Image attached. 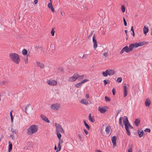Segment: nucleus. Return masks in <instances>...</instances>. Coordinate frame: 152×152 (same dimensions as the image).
Returning <instances> with one entry per match:
<instances>
[{
	"instance_id": "nucleus-1",
	"label": "nucleus",
	"mask_w": 152,
	"mask_h": 152,
	"mask_svg": "<svg viewBox=\"0 0 152 152\" xmlns=\"http://www.w3.org/2000/svg\"><path fill=\"white\" fill-rule=\"evenodd\" d=\"M123 123L125 126V129L127 133L129 136L130 135V133L129 128L132 129L133 127L129 123L127 118L126 116H124L123 118Z\"/></svg>"
},
{
	"instance_id": "nucleus-2",
	"label": "nucleus",
	"mask_w": 152,
	"mask_h": 152,
	"mask_svg": "<svg viewBox=\"0 0 152 152\" xmlns=\"http://www.w3.org/2000/svg\"><path fill=\"white\" fill-rule=\"evenodd\" d=\"M38 127L35 125H33L30 126L28 128L27 131V133L29 135H32L36 133L38 131Z\"/></svg>"
},
{
	"instance_id": "nucleus-3",
	"label": "nucleus",
	"mask_w": 152,
	"mask_h": 152,
	"mask_svg": "<svg viewBox=\"0 0 152 152\" xmlns=\"http://www.w3.org/2000/svg\"><path fill=\"white\" fill-rule=\"evenodd\" d=\"M9 57L11 60L16 64H18L20 62L19 56L17 53H11L9 54Z\"/></svg>"
},
{
	"instance_id": "nucleus-4",
	"label": "nucleus",
	"mask_w": 152,
	"mask_h": 152,
	"mask_svg": "<svg viewBox=\"0 0 152 152\" xmlns=\"http://www.w3.org/2000/svg\"><path fill=\"white\" fill-rule=\"evenodd\" d=\"M146 43L144 42H138V43L131 44L129 45L128 47L129 50L130 52L132 51L134 48H137L139 46H141L145 45Z\"/></svg>"
},
{
	"instance_id": "nucleus-5",
	"label": "nucleus",
	"mask_w": 152,
	"mask_h": 152,
	"mask_svg": "<svg viewBox=\"0 0 152 152\" xmlns=\"http://www.w3.org/2000/svg\"><path fill=\"white\" fill-rule=\"evenodd\" d=\"M114 70L111 69L106 70L105 72H102V74L104 77H106L109 75H112L114 74Z\"/></svg>"
},
{
	"instance_id": "nucleus-6",
	"label": "nucleus",
	"mask_w": 152,
	"mask_h": 152,
	"mask_svg": "<svg viewBox=\"0 0 152 152\" xmlns=\"http://www.w3.org/2000/svg\"><path fill=\"white\" fill-rule=\"evenodd\" d=\"M55 125L56 127V132H64L63 129L59 124L55 123Z\"/></svg>"
},
{
	"instance_id": "nucleus-7",
	"label": "nucleus",
	"mask_w": 152,
	"mask_h": 152,
	"mask_svg": "<svg viewBox=\"0 0 152 152\" xmlns=\"http://www.w3.org/2000/svg\"><path fill=\"white\" fill-rule=\"evenodd\" d=\"M60 107V105L58 103H55L52 104L50 106V108L51 110H58Z\"/></svg>"
},
{
	"instance_id": "nucleus-8",
	"label": "nucleus",
	"mask_w": 152,
	"mask_h": 152,
	"mask_svg": "<svg viewBox=\"0 0 152 152\" xmlns=\"http://www.w3.org/2000/svg\"><path fill=\"white\" fill-rule=\"evenodd\" d=\"M47 82L49 85L52 86H56L57 83V81L52 79L47 80Z\"/></svg>"
},
{
	"instance_id": "nucleus-9",
	"label": "nucleus",
	"mask_w": 152,
	"mask_h": 152,
	"mask_svg": "<svg viewBox=\"0 0 152 152\" xmlns=\"http://www.w3.org/2000/svg\"><path fill=\"white\" fill-rule=\"evenodd\" d=\"M78 74H74L72 76L69 78V81L72 82L75 81L77 79V77H78Z\"/></svg>"
},
{
	"instance_id": "nucleus-10",
	"label": "nucleus",
	"mask_w": 152,
	"mask_h": 152,
	"mask_svg": "<svg viewBox=\"0 0 152 152\" xmlns=\"http://www.w3.org/2000/svg\"><path fill=\"white\" fill-rule=\"evenodd\" d=\"M124 51L126 53H128L130 52L128 46H126L123 48L120 52V54H122Z\"/></svg>"
},
{
	"instance_id": "nucleus-11",
	"label": "nucleus",
	"mask_w": 152,
	"mask_h": 152,
	"mask_svg": "<svg viewBox=\"0 0 152 152\" xmlns=\"http://www.w3.org/2000/svg\"><path fill=\"white\" fill-rule=\"evenodd\" d=\"M36 64L37 67H39L41 69L44 68L45 66L43 63H40L39 61H37Z\"/></svg>"
},
{
	"instance_id": "nucleus-12",
	"label": "nucleus",
	"mask_w": 152,
	"mask_h": 152,
	"mask_svg": "<svg viewBox=\"0 0 152 152\" xmlns=\"http://www.w3.org/2000/svg\"><path fill=\"white\" fill-rule=\"evenodd\" d=\"M116 138L115 136H113L112 137L111 140L112 142L113 143V147L114 148L115 146H116Z\"/></svg>"
},
{
	"instance_id": "nucleus-13",
	"label": "nucleus",
	"mask_w": 152,
	"mask_h": 152,
	"mask_svg": "<svg viewBox=\"0 0 152 152\" xmlns=\"http://www.w3.org/2000/svg\"><path fill=\"white\" fill-rule=\"evenodd\" d=\"M93 42L94 43V48L96 49L98 46L97 41L96 40L94 34L93 37Z\"/></svg>"
},
{
	"instance_id": "nucleus-14",
	"label": "nucleus",
	"mask_w": 152,
	"mask_h": 152,
	"mask_svg": "<svg viewBox=\"0 0 152 152\" xmlns=\"http://www.w3.org/2000/svg\"><path fill=\"white\" fill-rule=\"evenodd\" d=\"M98 110L101 113H104L107 111L106 108L100 107H98Z\"/></svg>"
},
{
	"instance_id": "nucleus-15",
	"label": "nucleus",
	"mask_w": 152,
	"mask_h": 152,
	"mask_svg": "<svg viewBox=\"0 0 152 152\" xmlns=\"http://www.w3.org/2000/svg\"><path fill=\"white\" fill-rule=\"evenodd\" d=\"M124 97H125L127 95V90L128 89V88L126 86V84H125L124 86Z\"/></svg>"
},
{
	"instance_id": "nucleus-16",
	"label": "nucleus",
	"mask_w": 152,
	"mask_h": 152,
	"mask_svg": "<svg viewBox=\"0 0 152 152\" xmlns=\"http://www.w3.org/2000/svg\"><path fill=\"white\" fill-rule=\"evenodd\" d=\"M49 0L50 1V2L48 4V7L49 8L51 9V11H52V12H54L55 10H54V9L53 7V6L52 5V4L51 3V0Z\"/></svg>"
},
{
	"instance_id": "nucleus-17",
	"label": "nucleus",
	"mask_w": 152,
	"mask_h": 152,
	"mask_svg": "<svg viewBox=\"0 0 152 152\" xmlns=\"http://www.w3.org/2000/svg\"><path fill=\"white\" fill-rule=\"evenodd\" d=\"M40 117L42 119V120L45 121L48 123H49L50 122L49 121L45 116L44 115H40Z\"/></svg>"
},
{
	"instance_id": "nucleus-18",
	"label": "nucleus",
	"mask_w": 152,
	"mask_h": 152,
	"mask_svg": "<svg viewBox=\"0 0 152 152\" xmlns=\"http://www.w3.org/2000/svg\"><path fill=\"white\" fill-rule=\"evenodd\" d=\"M151 103V101L148 99H146L145 101V106L146 107H149Z\"/></svg>"
},
{
	"instance_id": "nucleus-19",
	"label": "nucleus",
	"mask_w": 152,
	"mask_h": 152,
	"mask_svg": "<svg viewBox=\"0 0 152 152\" xmlns=\"http://www.w3.org/2000/svg\"><path fill=\"white\" fill-rule=\"evenodd\" d=\"M149 29L148 27H146L145 26H144L143 28V33L146 35L147 33L148 32Z\"/></svg>"
},
{
	"instance_id": "nucleus-20",
	"label": "nucleus",
	"mask_w": 152,
	"mask_h": 152,
	"mask_svg": "<svg viewBox=\"0 0 152 152\" xmlns=\"http://www.w3.org/2000/svg\"><path fill=\"white\" fill-rule=\"evenodd\" d=\"M137 133L139 134V136L141 138L142 137L144 133L143 131L142 130L141 131L138 130Z\"/></svg>"
},
{
	"instance_id": "nucleus-21",
	"label": "nucleus",
	"mask_w": 152,
	"mask_h": 152,
	"mask_svg": "<svg viewBox=\"0 0 152 152\" xmlns=\"http://www.w3.org/2000/svg\"><path fill=\"white\" fill-rule=\"evenodd\" d=\"M111 128L110 126H107L105 128V131L107 134H110Z\"/></svg>"
},
{
	"instance_id": "nucleus-22",
	"label": "nucleus",
	"mask_w": 152,
	"mask_h": 152,
	"mask_svg": "<svg viewBox=\"0 0 152 152\" xmlns=\"http://www.w3.org/2000/svg\"><path fill=\"white\" fill-rule=\"evenodd\" d=\"M140 120L138 119H135L134 121V124L136 126H138L139 124L140 123Z\"/></svg>"
},
{
	"instance_id": "nucleus-23",
	"label": "nucleus",
	"mask_w": 152,
	"mask_h": 152,
	"mask_svg": "<svg viewBox=\"0 0 152 152\" xmlns=\"http://www.w3.org/2000/svg\"><path fill=\"white\" fill-rule=\"evenodd\" d=\"M80 102L81 103L84 104L86 105H87L88 103V101L84 99H82L80 101Z\"/></svg>"
},
{
	"instance_id": "nucleus-24",
	"label": "nucleus",
	"mask_w": 152,
	"mask_h": 152,
	"mask_svg": "<svg viewBox=\"0 0 152 152\" xmlns=\"http://www.w3.org/2000/svg\"><path fill=\"white\" fill-rule=\"evenodd\" d=\"M9 148L8 150V152H10V151L12 149V144L11 143L9 142Z\"/></svg>"
},
{
	"instance_id": "nucleus-25",
	"label": "nucleus",
	"mask_w": 152,
	"mask_h": 152,
	"mask_svg": "<svg viewBox=\"0 0 152 152\" xmlns=\"http://www.w3.org/2000/svg\"><path fill=\"white\" fill-rule=\"evenodd\" d=\"M119 124L122 127H123L124 126L122 124V118L121 117H120V118H119Z\"/></svg>"
},
{
	"instance_id": "nucleus-26",
	"label": "nucleus",
	"mask_w": 152,
	"mask_h": 152,
	"mask_svg": "<svg viewBox=\"0 0 152 152\" xmlns=\"http://www.w3.org/2000/svg\"><path fill=\"white\" fill-rule=\"evenodd\" d=\"M78 77H77V79L79 80H81L83 79L84 77V75H79L78 74Z\"/></svg>"
},
{
	"instance_id": "nucleus-27",
	"label": "nucleus",
	"mask_w": 152,
	"mask_h": 152,
	"mask_svg": "<svg viewBox=\"0 0 152 152\" xmlns=\"http://www.w3.org/2000/svg\"><path fill=\"white\" fill-rule=\"evenodd\" d=\"M83 122L84 123L85 126H86L87 129L88 130H89L90 129V126L84 120Z\"/></svg>"
},
{
	"instance_id": "nucleus-28",
	"label": "nucleus",
	"mask_w": 152,
	"mask_h": 152,
	"mask_svg": "<svg viewBox=\"0 0 152 152\" xmlns=\"http://www.w3.org/2000/svg\"><path fill=\"white\" fill-rule=\"evenodd\" d=\"M82 84L81 82L75 85V87L77 88L80 87L82 85Z\"/></svg>"
},
{
	"instance_id": "nucleus-29",
	"label": "nucleus",
	"mask_w": 152,
	"mask_h": 152,
	"mask_svg": "<svg viewBox=\"0 0 152 152\" xmlns=\"http://www.w3.org/2000/svg\"><path fill=\"white\" fill-rule=\"evenodd\" d=\"M27 53V50L25 49H23L22 50V54L24 55H26Z\"/></svg>"
},
{
	"instance_id": "nucleus-30",
	"label": "nucleus",
	"mask_w": 152,
	"mask_h": 152,
	"mask_svg": "<svg viewBox=\"0 0 152 152\" xmlns=\"http://www.w3.org/2000/svg\"><path fill=\"white\" fill-rule=\"evenodd\" d=\"M121 9L123 12H124L125 11V7L124 5H122L121 7Z\"/></svg>"
},
{
	"instance_id": "nucleus-31",
	"label": "nucleus",
	"mask_w": 152,
	"mask_h": 152,
	"mask_svg": "<svg viewBox=\"0 0 152 152\" xmlns=\"http://www.w3.org/2000/svg\"><path fill=\"white\" fill-rule=\"evenodd\" d=\"M87 54H85L83 55L82 58L83 60H85L87 58Z\"/></svg>"
},
{
	"instance_id": "nucleus-32",
	"label": "nucleus",
	"mask_w": 152,
	"mask_h": 152,
	"mask_svg": "<svg viewBox=\"0 0 152 152\" xmlns=\"http://www.w3.org/2000/svg\"><path fill=\"white\" fill-rule=\"evenodd\" d=\"M58 137L59 139H60L61 137V134L59 132H56Z\"/></svg>"
},
{
	"instance_id": "nucleus-33",
	"label": "nucleus",
	"mask_w": 152,
	"mask_h": 152,
	"mask_svg": "<svg viewBox=\"0 0 152 152\" xmlns=\"http://www.w3.org/2000/svg\"><path fill=\"white\" fill-rule=\"evenodd\" d=\"M61 149V147L60 145L59 144H58V149L56 151V152L59 151Z\"/></svg>"
},
{
	"instance_id": "nucleus-34",
	"label": "nucleus",
	"mask_w": 152,
	"mask_h": 152,
	"mask_svg": "<svg viewBox=\"0 0 152 152\" xmlns=\"http://www.w3.org/2000/svg\"><path fill=\"white\" fill-rule=\"evenodd\" d=\"M105 99L106 102H109L110 101V99L107 96L105 97Z\"/></svg>"
},
{
	"instance_id": "nucleus-35",
	"label": "nucleus",
	"mask_w": 152,
	"mask_h": 152,
	"mask_svg": "<svg viewBox=\"0 0 152 152\" xmlns=\"http://www.w3.org/2000/svg\"><path fill=\"white\" fill-rule=\"evenodd\" d=\"M51 34L52 36H54L55 34V31L53 29H52L51 31Z\"/></svg>"
},
{
	"instance_id": "nucleus-36",
	"label": "nucleus",
	"mask_w": 152,
	"mask_h": 152,
	"mask_svg": "<svg viewBox=\"0 0 152 152\" xmlns=\"http://www.w3.org/2000/svg\"><path fill=\"white\" fill-rule=\"evenodd\" d=\"M29 108V105H27L26 107L25 108V112L26 113L28 114L27 112H28V108Z\"/></svg>"
},
{
	"instance_id": "nucleus-37",
	"label": "nucleus",
	"mask_w": 152,
	"mask_h": 152,
	"mask_svg": "<svg viewBox=\"0 0 152 152\" xmlns=\"http://www.w3.org/2000/svg\"><path fill=\"white\" fill-rule=\"evenodd\" d=\"M122 80V79L121 77H118L117 79V81L118 83H121Z\"/></svg>"
},
{
	"instance_id": "nucleus-38",
	"label": "nucleus",
	"mask_w": 152,
	"mask_h": 152,
	"mask_svg": "<svg viewBox=\"0 0 152 152\" xmlns=\"http://www.w3.org/2000/svg\"><path fill=\"white\" fill-rule=\"evenodd\" d=\"M11 131L12 132V134H16L17 133V132L15 130H14L13 129H11Z\"/></svg>"
},
{
	"instance_id": "nucleus-39",
	"label": "nucleus",
	"mask_w": 152,
	"mask_h": 152,
	"mask_svg": "<svg viewBox=\"0 0 152 152\" xmlns=\"http://www.w3.org/2000/svg\"><path fill=\"white\" fill-rule=\"evenodd\" d=\"M109 80H104L103 82L104 83V84L105 85L107 84L109 82Z\"/></svg>"
},
{
	"instance_id": "nucleus-40",
	"label": "nucleus",
	"mask_w": 152,
	"mask_h": 152,
	"mask_svg": "<svg viewBox=\"0 0 152 152\" xmlns=\"http://www.w3.org/2000/svg\"><path fill=\"white\" fill-rule=\"evenodd\" d=\"M89 80L88 79H84V80H83L81 82H81V83L82 84L83 83H85L86 82H87Z\"/></svg>"
},
{
	"instance_id": "nucleus-41",
	"label": "nucleus",
	"mask_w": 152,
	"mask_h": 152,
	"mask_svg": "<svg viewBox=\"0 0 152 152\" xmlns=\"http://www.w3.org/2000/svg\"><path fill=\"white\" fill-rule=\"evenodd\" d=\"M144 132H148V133H150L151 132V130L150 129L146 128L144 130Z\"/></svg>"
},
{
	"instance_id": "nucleus-42",
	"label": "nucleus",
	"mask_w": 152,
	"mask_h": 152,
	"mask_svg": "<svg viewBox=\"0 0 152 152\" xmlns=\"http://www.w3.org/2000/svg\"><path fill=\"white\" fill-rule=\"evenodd\" d=\"M132 147H133L132 144L130 143L129 145V149H132Z\"/></svg>"
},
{
	"instance_id": "nucleus-43",
	"label": "nucleus",
	"mask_w": 152,
	"mask_h": 152,
	"mask_svg": "<svg viewBox=\"0 0 152 152\" xmlns=\"http://www.w3.org/2000/svg\"><path fill=\"white\" fill-rule=\"evenodd\" d=\"M103 55L105 57H107L108 56V53L107 52H105L103 53Z\"/></svg>"
},
{
	"instance_id": "nucleus-44",
	"label": "nucleus",
	"mask_w": 152,
	"mask_h": 152,
	"mask_svg": "<svg viewBox=\"0 0 152 152\" xmlns=\"http://www.w3.org/2000/svg\"><path fill=\"white\" fill-rule=\"evenodd\" d=\"M123 21L124 22V25L125 26H126L127 25L126 22L124 18H123Z\"/></svg>"
},
{
	"instance_id": "nucleus-45",
	"label": "nucleus",
	"mask_w": 152,
	"mask_h": 152,
	"mask_svg": "<svg viewBox=\"0 0 152 152\" xmlns=\"http://www.w3.org/2000/svg\"><path fill=\"white\" fill-rule=\"evenodd\" d=\"M89 120L90 121H91L92 122H94L95 121L94 119L92 117H91V118H89Z\"/></svg>"
},
{
	"instance_id": "nucleus-46",
	"label": "nucleus",
	"mask_w": 152,
	"mask_h": 152,
	"mask_svg": "<svg viewBox=\"0 0 152 152\" xmlns=\"http://www.w3.org/2000/svg\"><path fill=\"white\" fill-rule=\"evenodd\" d=\"M36 48L37 50L39 49V50H40V51L42 50V48L41 46H38L36 47Z\"/></svg>"
},
{
	"instance_id": "nucleus-47",
	"label": "nucleus",
	"mask_w": 152,
	"mask_h": 152,
	"mask_svg": "<svg viewBox=\"0 0 152 152\" xmlns=\"http://www.w3.org/2000/svg\"><path fill=\"white\" fill-rule=\"evenodd\" d=\"M78 137H79V138L80 140H82V134H78Z\"/></svg>"
},
{
	"instance_id": "nucleus-48",
	"label": "nucleus",
	"mask_w": 152,
	"mask_h": 152,
	"mask_svg": "<svg viewBox=\"0 0 152 152\" xmlns=\"http://www.w3.org/2000/svg\"><path fill=\"white\" fill-rule=\"evenodd\" d=\"M113 94V95H114L115 94V88H114L112 90Z\"/></svg>"
},
{
	"instance_id": "nucleus-49",
	"label": "nucleus",
	"mask_w": 152,
	"mask_h": 152,
	"mask_svg": "<svg viewBox=\"0 0 152 152\" xmlns=\"http://www.w3.org/2000/svg\"><path fill=\"white\" fill-rule=\"evenodd\" d=\"M24 62L26 64H27L28 63V57H27L26 58L24 59Z\"/></svg>"
},
{
	"instance_id": "nucleus-50",
	"label": "nucleus",
	"mask_w": 152,
	"mask_h": 152,
	"mask_svg": "<svg viewBox=\"0 0 152 152\" xmlns=\"http://www.w3.org/2000/svg\"><path fill=\"white\" fill-rule=\"evenodd\" d=\"M83 130L84 131L85 133L87 135L88 134V131L87 130H86L85 129H84Z\"/></svg>"
},
{
	"instance_id": "nucleus-51",
	"label": "nucleus",
	"mask_w": 152,
	"mask_h": 152,
	"mask_svg": "<svg viewBox=\"0 0 152 152\" xmlns=\"http://www.w3.org/2000/svg\"><path fill=\"white\" fill-rule=\"evenodd\" d=\"M63 140H61L60 139H59V142L58 144H60L62 143H63Z\"/></svg>"
},
{
	"instance_id": "nucleus-52",
	"label": "nucleus",
	"mask_w": 152,
	"mask_h": 152,
	"mask_svg": "<svg viewBox=\"0 0 152 152\" xmlns=\"http://www.w3.org/2000/svg\"><path fill=\"white\" fill-rule=\"evenodd\" d=\"M5 81H2L1 82V85H4V84H5Z\"/></svg>"
},
{
	"instance_id": "nucleus-53",
	"label": "nucleus",
	"mask_w": 152,
	"mask_h": 152,
	"mask_svg": "<svg viewBox=\"0 0 152 152\" xmlns=\"http://www.w3.org/2000/svg\"><path fill=\"white\" fill-rule=\"evenodd\" d=\"M89 95L88 94H86V97L87 99H88L89 98Z\"/></svg>"
},
{
	"instance_id": "nucleus-54",
	"label": "nucleus",
	"mask_w": 152,
	"mask_h": 152,
	"mask_svg": "<svg viewBox=\"0 0 152 152\" xmlns=\"http://www.w3.org/2000/svg\"><path fill=\"white\" fill-rule=\"evenodd\" d=\"M121 112V110H118V111H117V115L116 116H117L118 115L119 113L120 112Z\"/></svg>"
},
{
	"instance_id": "nucleus-55",
	"label": "nucleus",
	"mask_w": 152,
	"mask_h": 152,
	"mask_svg": "<svg viewBox=\"0 0 152 152\" xmlns=\"http://www.w3.org/2000/svg\"><path fill=\"white\" fill-rule=\"evenodd\" d=\"M12 112H13V110H12L10 112V117H13L12 114Z\"/></svg>"
},
{
	"instance_id": "nucleus-56",
	"label": "nucleus",
	"mask_w": 152,
	"mask_h": 152,
	"mask_svg": "<svg viewBox=\"0 0 152 152\" xmlns=\"http://www.w3.org/2000/svg\"><path fill=\"white\" fill-rule=\"evenodd\" d=\"M10 136L12 138V139H15V137L13 135H11Z\"/></svg>"
},
{
	"instance_id": "nucleus-57",
	"label": "nucleus",
	"mask_w": 152,
	"mask_h": 152,
	"mask_svg": "<svg viewBox=\"0 0 152 152\" xmlns=\"http://www.w3.org/2000/svg\"><path fill=\"white\" fill-rule=\"evenodd\" d=\"M38 2V0H34V3L35 4H36Z\"/></svg>"
},
{
	"instance_id": "nucleus-58",
	"label": "nucleus",
	"mask_w": 152,
	"mask_h": 152,
	"mask_svg": "<svg viewBox=\"0 0 152 152\" xmlns=\"http://www.w3.org/2000/svg\"><path fill=\"white\" fill-rule=\"evenodd\" d=\"M92 34H93V33L92 32H91L90 34L89 35V36H88V37H91L92 35Z\"/></svg>"
},
{
	"instance_id": "nucleus-59",
	"label": "nucleus",
	"mask_w": 152,
	"mask_h": 152,
	"mask_svg": "<svg viewBox=\"0 0 152 152\" xmlns=\"http://www.w3.org/2000/svg\"><path fill=\"white\" fill-rule=\"evenodd\" d=\"M132 152V149H128V152Z\"/></svg>"
},
{
	"instance_id": "nucleus-60",
	"label": "nucleus",
	"mask_w": 152,
	"mask_h": 152,
	"mask_svg": "<svg viewBox=\"0 0 152 152\" xmlns=\"http://www.w3.org/2000/svg\"><path fill=\"white\" fill-rule=\"evenodd\" d=\"M132 35H133V36H134V31H133V32H132V33H131Z\"/></svg>"
},
{
	"instance_id": "nucleus-61",
	"label": "nucleus",
	"mask_w": 152,
	"mask_h": 152,
	"mask_svg": "<svg viewBox=\"0 0 152 152\" xmlns=\"http://www.w3.org/2000/svg\"><path fill=\"white\" fill-rule=\"evenodd\" d=\"M10 118H11V122L12 123L13 121V117H11Z\"/></svg>"
},
{
	"instance_id": "nucleus-62",
	"label": "nucleus",
	"mask_w": 152,
	"mask_h": 152,
	"mask_svg": "<svg viewBox=\"0 0 152 152\" xmlns=\"http://www.w3.org/2000/svg\"><path fill=\"white\" fill-rule=\"evenodd\" d=\"M96 152H102V151L99 150H97L96 151Z\"/></svg>"
},
{
	"instance_id": "nucleus-63",
	"label": "nucleus",
	"mask_w": 152,
	"mask_h": 152,
	"mask_svg": "<svg viewBox=\"0 0 152 152\" xmlns=\"http://www.w3.org/2000/svg\"><path fill=\"white\" fill-rule=\"evenodd\" d=\"M131 30L132 31V32H133V31H134V30L133 29V26H132V27H131Z\"/></svg>"
},
{
	"instance_id": "nucleus-64",
	"label": "nucleus",
	"mask_w": 152,
	"mask_h": 152,
	"mask_svg": "<svg viewBox=\"0 0 152 152\" xmlns=\"http://www.w3.org/2000/svg\"><path fill=\"white\" fill-rule=\"evenodd\" d=\"M88 118H89V119L91 118V114L90 113L89 114Z\"/></svg>"
}]
</instances>
